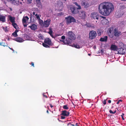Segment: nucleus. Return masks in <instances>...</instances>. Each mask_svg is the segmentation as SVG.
<instances>
[{"mask_svg":"<svg viewBox=\"0 0 126 126\" xmlns=\"http://www.w3.org/2000/svg\"><path fill=\"white\" fill-rule=\"evenodd\" d=\"M112 4L109 2H103L99 5L98 10L99 13L105 16L109 15L113 10Z\"/></svg>","mask_w":126,"mask_h":126,"instance_id":"f257e3e1","label":"nucleus"},{"mask_svg":"<svg viewBox=\"0 0 126 126\" xmlns=\"http://www.w3.org/2000/svg\"><path fill=\"white\" fill-rule=\"evenodd\" d=\"M66 23L68 25L72 22H75V19L71 16H69L68 17L65 18Z\"/></svg>","mask_w":126,"mask_h":126,"instance_id":"f03ea898","label":"nucleus"},{"mask_svg":"<svg viewBox=\"0 0 126 126\" xmlns=\"http://www.w3.org/2000/svg\"><path fill=\"white\" fill-rule=\"evenodd\" d=\"M97 35L96 31L93 30L91 31L89 33V38L90 39H93L95 38Z\"/></svg>","mask_w":126,"mask_h":126,"instance_id":"7ed1b4c3","label":"nucleus"},{"mask_svg":"<svg viewBox=\"0 0 126 126\" xmlns=\"http://www.w3.org/2000/svg\"><path fill=\"white\" fill-rule=\"evenodd\" d=\"M67 37H69L72 40H74L76 38L74 33L72 32L69 31L66 32Z\"/></svg>","mask_w":126,"mask_h":126,"instance_id":"20e7f679","label":"nucleus"},{"mask_svg":"<svg viewBox=\"0 0 126 126\" xmlns=\"http://www.w3.org/2000/svg\"><path fill=\"white\" fill-rule=\"evenodd\" d=\"M90 17L92 19H98L99 16L97 13L95 12L91 13L90 15Z\"/></svg>","mask_w":126,"mask_h":126,"instance_id":"39448f33","label":"nucleus"},{"mask_svg":"<svg viewBox=\"0 0 126 126\" xmlns=\"http://www.w3.org/2000/svg\"><path fill=\"white\" fill-rule=\"evenodd\" d=\"M124 13L123 10H118L115 13V16L117 18H119L123 16Z\"/></svg>","mask_w":126,"mask_h":126,"instance_id":"423d86ee","label":"nucleus"},{"mask_svg":"<svg viewBox=\"0 0 126 126\" xmlns=\"http://www.w3.org/2000/svg\"><path fill=\"white\" fill-rule=\"evenodd\" d=\"M60 41L63 42L65 44L69 45L72 42V39L67 37L65 40H60Z\"/></svg>","mask_w":126,"mask_h":126,"instance_id":"0eeeda50","label":"nucleus"},{"mask_svg":"<svg viewBox=\"0 0 126 126\" xmlns=\"http://www.w3.org/2000/svg\"><path fill=\"white\" fill-rule=\"evenodd\" d=\"M79 16L81 18H85L86 15L85 12L83 10H80L78 11V13Z\"/></svg>","mask_w":126,"mask_h":126,"instance_id":"6e6552de","label":"nucleus"},{"mask_svg":"<svg viewBox=\"0 0 126 126\" xmlns=\"http://www.w3.org/2000/svg\"><path fill=\"white\" fill-rule=\"evenodd\" d=\"M50 22L51 20L50 19H48L46 21H44L42 26L45 27H48L50 24Z\"/></svg>","mask_w":126,"mask_h":126,"instance_id":"1a4fd4ad","label":"nucleus"},{"mask_svg":"<svg viewBox=\"0 0 126 126\" xmlns=\"http://www.w3.org/2000/svg\"><path fill=\"white\" fill-rule=\"evenodd\" d=\"M113 33L114 35L116 37H118L121 35V32L117 28L114 29Z\"/></svg>","mask_w":126,"mask_h":126,"instance_id":"9d476101","label":"nucleus"},{"mask_svg":"<svg viewBox=\"0 0 126 126\" xmlns=\"http://www.w3.org/2000/svg\"><path fill=\"white\" fill-rule=\"evenodd\" d=\"M81 4L82 6H83L85 8H87L89 6V3L85 0L82 1L81 2Z\"/></svg>","mask_w":126,"mask_h":126,"instance_id":"9b49d317","label":"nucleus"},{"mask_svg":"<svg viewBox=\"0 0 126 126\" xmlns=\"http://www.w3.org/2000/svg\"><path fill=\"white\" fill-rule=\"evenodd\" d=\"M70 9L72 13L73 14H76L78 13V9H76V7H71Z\"/></svg>","mask_w":126,"mask_h":126,"instance_id":"f8f14e48","label":"nucleus"},{"mask_svg":"<svg viewBox=\"0 0 126 126\" xmlns=\"http://www.w3.org/2000/svg\"><path fill=\"white\" fill-rule=\"evenodd\" d=\"M125 49L123 48H120L117 49V51L119 54L123 55L125 53Z\"/></svg>","mask_w":126,"mask_h":126,"instance_id":"ddd939ff","label":"nucleus"},{"mask_svg":"<svg viewBox=\"0 0 126 126\" xmlns=\"http://www.w3.org/2000/svg\"><path fill=\"white\" fill-rule=\"evenodd\" d=\"M69 112L66 110H64L62 111L61 115L63 116L67 117L69 115Z\"/></svg>","mask_w":126,"mask_h":126,"instance_id":"4468645a","label":"nucleus"},{"mask_svg":"<svg viewBox=\"0 0 126 126\" xmlns=\"http://www.w3.org/2000/svg\"><path fill=\"white\" fill-rule=\"evenodd\" d=\"M44 42L47 44L51 46H52L53 44L50 40L49 38L45 39L44 40Z\"/></svg>","mask_w":126,"mask_h":126,"instance_id":"2eb2a0df","label":"nucleus"},{"mask_svg":"<svg viewBox=\"0 0 126 126\" xmlns=\"http://www.w3.org/2000/svg\"><path fill=\"white\" fill-rule=\"evenodd\" d=\"M5 16L3 15L0 14V21L2 22H5L6 21Z\"/></svg>","mask_w":126,"mask_h":126,"instance_id":"dca6fc26","label":"nucleus"},{"mask_svg":"<svg viewBox=\"0 0 126 126\" xmlns=\"http://www.w3.org/2000/svg\"><path fill=\"white\" fill-rule=\"evenodd\" d=\"M14 40L17 42L20 43L22 42L24 40L23 39L19 37L15 38Z\"/></svg>","mask_w":126,"mask_h":126,"instance_id":"f3484780","label":"nucleus"},{"mask_svg":"<svg viewBox=\"0 0 126 126\" xmlns=\"http://www.w3.org/2000/svg\"><path fill=\"white\" fill-rule=\"evenodd\" d=\"M31 29L34 30H35L37 28V26L34 24H32L31 26H29Z\"/></svg>","mask_w":126,"mask_h":126,"instance_id":"a211bd4d","label":"nucleus"},{"mask_svg":"<svg viewBox=\"0 0 126 126\" xmlns=\"http://www.w3.org/2000/svg\"><path fill=\"white\" fill-rule=\"evenodd\" d=\"M29 19V17L27 16H24L22 19V22L23 24L25 23L28 21Z\"/></svg>","mask_w":126,"mask_h":126,"instance_id":"6ab92c4d","label":"nucleus"},{"mask_svg":"<svg viewBox=\"0 0 126 126\" xmlns=\"http://www.w3.org/2000/svg\"><path fill=\"white\" fill-rule=\"evenodd\" d=\"M49 31L48 32V33L50 34V35L53 38H54L55 37L54 36H53L52 34L53 32L52 31V29L51 28H49Z\"/></svg>","mask_w":126,"mask_h":126,"instance_id":"aec40b11","label":"nucleus"},{"mask_svg":"<svg viewBox=\"0 0 126 126\" xmlns=\"http://www.w3.org/2000/svg\"><path fill=\"white\" fill-rule=\"evenodd\" d=\"M117 46L115 45H111L110 49L111 50L115 51L117 50Z\"/></svg>","mask_w":126,"mask_h":126,"instance_id":"412c9836","label":"nucleus"},{"mask_svg":"<svg viewBox=\"0 0 126 126\" xmlns=\"http://www.w3.org/2000/svg\"><path fill=\"white\" fill-rule=\"evenodd\" d=\"M108 37L107 36L104 37L103 38H101L99 40L101 42L106 41H107Z\"/></svg>","mask_w":126,"mask_h":126,"instance_id":"4be33fe9","label":"nucleus"},{"mask_svg":"<svg viewBox=\"0 0 126 126\" xmlns=\"http://www.w3.org/2000/svg\"><path fill=\"white\" fill-rule=\"evenodd\" d=\"M9 19L10 21L12 23V24L15 23V18L14 17L10 16L9 18Z\"/></svg>","mask_w":126,"mask_h":126,"instance_id":"5701e85b","label":"nucleus"},{"mask_svg":"<svg viewBox=\"0 0 126 126\" xmlns=\"http://www.w3.org/2000/svg\"><path fill=\"white\" fill-rule=\"evenodd\" d=\"M18 31L16 30L15 31L12 33V35L14 37H16L18 36V35L17 34V32H18Z\"/></svg>","mask_w":126,"mask_h":126,"instance_id":"b1692460","label":"nucleus"},{"mask_svg":"<svg viewBox=\"0 0 126 126\" xmlns=\"http://www.w3.org/2000/svg\"><path fill=\"white\" fill-rule=\"evenodd\" d=\"M78 7L77 8V9H81V7L80 5L78 4L77 2H75L74 3Z\"/></svg>","mask_w":126,"mask_h":126,"instance_id":"393cba45","label":"nucleus"},{"mask_svg":"<svg viewBox=\"0 0 126 126\" xmlns=\"http://www.w3.org/2000/svg\"><path fill=\"white\" fill-rule=\"evenodd\" d=\"M73 47H74L75 48H79L80 47V46L77 44H73L71 46Z\"/></svg>","mask_w":126,"mask_h":126,"instance_id":"a878e982","label":"nucleus"},{"mask_svg":"<svg viewBox=\"0 0 126 126\" xmlns=\"http://www.w3.org/2000/svg\"><path fill=\"white\" fill-rule=\"evenodd\" d=\"M12 25L16 29H17L18 28V27L16 24L15 23L12 24Z\"/></svg>","mask_w":126,"mask_h":126,"instance_id":"bb28decb","label":"nucleus"},{"mask_svg":"<svg viewBox=\"0 0 126 126\" xmlns=\"http://www.w3.org/2000/svg\"><path fill=\"white\" fill-rule=\"evenodd\" d=\"M125 8V6L124 5L121 6H120L119 9L118 10H123Z\"/></svg>","mask_w":126,"mask_h":126,"instance_id":"cd10ccee","label":"nucleus"},{"mask_svg":"<svg viewBox=\"0 0 126 126\" xmlns=\"http://www.w3.org/2000/svg\"><path fill=\"white\" fill-rule=\"evenodd\" d=\"M3 29L5 32H7L8 31V29L7 27L6 26L5 27H3Z\"/></svg>","mask_w":126,"mask_h":126,"instance_id":"c85d7f7f","label":"nucleus"},{"mask_svg":"<svg viewBox=\"0 0 126 126\" xmlns=\"http://www.w3.org/2000/svg\"><path fill=\"white\" fill-rule=\"evenodd\" d=\"M63 109L65 110H68L69 109V107H68V106L67 105L63 106Z\"/></svg>","mask_w":126,"mask_h":126,"instance_id":"c756f323","label":"nucleus"},{"mask_svg":"<svg viewBox=\"0 0 126 126\" xmlns=\"http://www.w3.org/2000/svg\"><path fill=\"white\" fill-rule=\"evenodd\" d=\"M43 45L44 47H46L48 48L49 47V46L45 43H43Z\"/></svg>","mask_w":126,"mask_h":126,"instance_id":"7c9ffc66","label":"nucleus"},{"mask_svg":"<svg viewBox=\"0 0 126 126\" xmlns=\"http://www.w3.org/2000/svg\"><path fill=\"white\" fill-rule=\"evenodd\" d=\"M0 45L2 46H3L4 47L6 46L5 45V43L3 42H0Z\"/></svg>","mask_w":126,"mask_h":126,"instance_id":"2f4dec72","label":"nucleus"},{"mask_svg":"<svg viewBox=\"0 0 126 126\" xmlns=\"http://www.w3.org/2000/svg\"><path fill=\"white\" fill-rule=\"evenodd\" d=\"M39 20V23L42 25H43V24L44 23L43 21L42 20H41L40 19V20Z\"/></svg>","mask_w":126,"mask_h":126,"instance_id":"473e14b6","label":"nucleus"},{"mask_svg":"<svg viewBox=\"0 0 126 126\" xmlns=\"http://www.w3.org/2000/svg\"><path fill=\"white\" fill-rule=\"evenodd\" d=\"M35 16H36V18L37 19H38V20H40V17L38 15H37V14H36L35 15Z\"/></svg>","mask_w":126,"mask_h":126,"instance_id":"72a5a7b5","label":"nucleus"},{"mask_svg":"<svg viewBox=\"0 0 126 126\" xmlns=\"http://www.w3.org/2000/svg\"><path fill=\"white\" fill-rule=\"evenodd\" d=\"M124 115V114L123 113L121 115V116L122 117V119L123 120H124V118L123 117V116Z\"/></svg>","mask_w":126,"mask_h":126,"instance_id":"f704fd0d","label":"nucleus"},{"mask_svg":"<svg viewBox=\"0 0 126 126\" xmlns=\"http://www.w3.org/2000/svg\"><path fill=\"white\" fill-rule=\"evenodd\" d=\"M61 38L62 39H64L65 38V37L64 36H63L61 37Z\"/></svg>","mask_w":126,"mask_h":126,"instance_id":"c9c22d12","label":"nucleus"},{"mask_svg":"<svg viewBox=\"0 0 126 126\" xmlns=\"http://www.w3.org/2000/svg\"><path fill=\"white\" fill-rule=\"evenodd\" d=\"M122 100H118V101L117 102V104H118L119 103V102H120L121 101V102H122Z\"/></svg>","mask_w":126,"mask_h":126,"instance_id":"e433bc0d","label":"nucleus"},{"mask_svg":"<svg viewBox=\"0 0 126 126\" xmlns=\"http://www.w3.org/2000/svg\"><path fill=\"white\" fill-rule=\"evenodd\" d=\"M97 33L99 35H100L101 34V32L100 31H98L97 32Z\"/></svg>","mask_w":126,"mask_h":126,"instance_id":"4c0bfd02","label":"nucleus"},{"mask_svg":"<svg viewBox=\"0 0 126 126\" xmlns=\"http://www.w3.org/2000/svg\"><path fill=\"white\" fill-rule=\"evenodd\" d=\"M124 35L125 36V37L126 39V31L124 32Z\"/></svg>","mask_w":126,"mask_h":126,"instance_id":"58836bf2","label":"nucleus"},{"mask_svg":"<svg viewBox=\"0 0 126 126\" xmlns=\"http://www.w3.org/2000/svg\"><path fill=\"white\" fill-rule=\"evenodd\" d=\"M65 116H61V118L62 119H64L65 118V117H64Z\"/></svg>","mask_w":126,"mask_h":126,"instance_id":"ea45409f","label":"nucleus"},{"mask_svg":"<svg viewBox=\"0 0 126 126\" xmlns=\"http://www.w3.org/2000/svg\"><path fill=\"white\" fill-rule=\"evenodd\" d=\"M103 104L104 105H105L106 104V101L105 100H104L103 101Z\"/></svg>","mask_w":126,"mask_h":126,"instance_id":"a19ab883","label":"nucleus"},{"mask_svg":"<svg viewBox=\"0 0 126 126\" xmlns=\"http://www.w3.org/2000/svg\"><path fill=\"white\" fill-rule=\"evenodd\" d=\"M109 112L113 114V112L111 110H110Z\"/></svg>","mask_w":126,"mask_h":126,"instance_id":"79ce46f5","label":"nucleus"},{"mask_svg":"<svg viewBox=\"0 0 126 126\" xmlns=\"http://www.w3.org/2000/svg\"><path fill=\"white\" fill-rule=\"evenodd\" d=\"M109 32L110 33V34L111 33V32H112V31L111 30V29H110L109 31Z\"/></svg>","mask_w":126,"mask_h":126,"instance_id":"37998d69","label":"nucleus"},{"mask_svg":"<svg viewBox=\"0 0 126 126\" xmlns=\"http://www.w3.org/2000/svg\"><path fill=\"white\" fill-rule=\"evenodd\" d=\"M9 48L11 49V50H12L13 51V52H14V50L12 48H10V47H9Z\"/></svg>","mask_w":126,"mask_h":126,"instance_id":"c03bdc74","label":"nucleus"},{"mask_svg":"<svg viewBox=\"0 0 126 126\" xmlns=\"http://www.w3.org/2000/svg\"><path fill=\"white\" fill-rule=\"evenodd\" d=\"M31 64L32 65V66L33 67H34V63L33 62H32V63H31Z\"/></svg>","mask_w":126,"mask_h":126,"instance_id":"a18cd8bd","label":"nucleus"},{"mask_svg":"<svg viewBox=\"0 0 126 126\" xmlns=\"http://www.w3.org/2000/svg\"><path fill=\"white\" fill-rule=\"evenodd\" d=\"M43 96L44 97H45L46 98H47V97L46 95H45L44 94H43Z\"/></svg>","mask_w":126,"mask_h":126,"instance_id":"49530a36","label":"nucleus"},{"mask_svg":"<svg viewBox=\"0 0 126 126\" xmlns=\"http://www.w3.org/2000/svg\"><path fill=\"white\" fill-rule=\"evenodd\" d=\"M111 102V101L110 100H109L108 101V102L109 103H110Z\"/></svg>","mask_w":126,"mask_h":126,"instance_id":"de8ad7c7","label":"nucleus"},{"mask_svg":"<svg viewBox=\"0 0 126 126\" xmlns=\"http://www.w3.org/2000/svg\"><path fill=\"white\" fill-rule=\"evenodd\" d=\"M32 0H27V1H29V2H31Z\"/></svg>","mask_w":126,"mask_h":126,"instance_id":"09e8293b","label":"nucleus"},{"mask_svg":"<svg viewBox=\"0 0 126 126\" xmlns=\"http://www.w3.org/2000/svg\"><path fill=\"white\" fill-rule=\"evenodd\" d=\"M50 107H51V108H52L53 107V106L51 104H50Z\"/></svg>","mask_w":126,"mask_h":126,"instance_id":"8fccbe9b","label":"nucleus"},{"mask_svg":"<svg viewBox=\"0 0 126 126\" xmlns=\"http://www.w3.org/2000/svg\"><path fill=\"white\" fill-rule=\"evenodd\" d=\"M100 51L101 53H103V50H101Z\"/></svg>","mask_w":126,"mask_h":126,"instance_id":"3c124183","label":"nucleus"},{"mask_svg":"<svg viewBox=\"0 0 126 126\" xmlns=\"http://www.w3.org/2000/svg\"><path fill=\"white\" fill-rule=\"evenodd\" d=\"M116 110H115L114 112H113V114H114L115 113H116Z\"/></svg>","mask_w":126,"mask_h":126,"instance_id":"603ef678","label":"nucleus"},{"mask_svg":"<svg viewBox=\"0 0 126 126\" xmlns=\"http://www.w3.org/2000/svg\"><path fill=\"white\" fill-rule=\"evenodd\" d=\"M90 27H91L93 28H94V26H90Z\"/></svg>","mask_w":126,"mask_h":126,"instance_id":"864d4df0","label":"nucleus"},{"mask_svg":"<svg viewBox=\"0 0 126 126\" xmlns=\"http://www.w3.org/2000/svg\"><path fill=\"white\" fill-rule=\"evenodd\" d=\"M33 14L34 15H35V12H33Z\"/></svg>","mask_w":126,"mask_h":126,"instance_id":"5fc2aeb1","label":"nucleus"},{"mask_svg":"<svg viewBox=\"0 0 126 126\" xmlns=\"http://www.w3.org/2000/svg\"><path fill=\"white\" fill-rule=\"evenodd\" d=\"M47 113H49V112H48V110H47Z\"/></svg>","mask_w":126,"mask_h":126,"instance_id":"6e6d98bb","label":"nucleus"},{"mask_svg":"<svg viewBox=\"0 0 126 126\" xmlns=\"http://www.w3.org/2000/svg\"><path fill=\"white\" fill-rule=\"evenodd\" d=\"M102 18H105V17H104V16H102V17H101Z\"/></svg>","mask_w":126,"mask_h":126,"instance_id":"4d7b16f0","label":"nucleus"},{"mask_svg":"<svg viewBox=\"0 0 126 126\" xmlns=\"http://www.w3.org/2000/svg\"><path fill=\"white\" fill-rule=\"evenodd\" d=\"M76 126H78V123H76Z\"/></svg>","mask_w":126,"mask_h":126,"instance_id":"13d9d810","label":"nucleus"},{"mask_svg":"<svg viewBox=\"0 0 126 126\" xmlns=\"http://www.w3.org/2000/svg\"><path fill=\"white\" fill-rule=\"evenodd\" d=\"M71 125L72 126H75L74 125H73V124H71Z\"/></svg>","mask_w":126,"mask_h":126,"instance_id":"bf43d9fd","label":"nucleus"},{"mask_svg":"<svg viewBox=\"0 0 126 126\" xmlns=\"http://www.w3.org/2000/svg\"><path fill=\"white\" fill-rule=\"evenodd\" d=\"M104 21H105L106 22H107V20H104Z\"/></svg>","mask_w":126,"mask_h":126,"instance_id":"052dcab7","label":"nucleus"},{"mask_svg":"<svg viewBox=\"0 0 126 126\" xmlns=\"http://www.w3.org/2000/svg\"><path fill=\"white\" fill-rule=\"evenodd\" d=\"M88 55H89L90 56V55H90V54H88Z\"/></svg>","mask_w":126,"mask_h":126,"instance_id":"680f3d73","label":"nucleus"},{"mask_svg":"<svg viewBox=\"0 0 126 126\" xmlns=\"http://www.w3.org/2000/svg\"><path fill=\"white\" fill-rule=\"evenodd\" d=\"M24 26L25 27H26V26H27V25H24Z\"/></svg>","mask_w":126,"mask_h":126,"instance_id":"e2e57ef3","label":"nucleus"},{"mask_svg":"<svg viewBox=\"0 0 126 126\" xmlns=\"http://www.w3.org/2000/svg\"><path fill=\"white\" fill-rule=\"evenodd\" d=\"M58 47H56V48H58Z\"/></svg>","mask_w":126,"mask_h":126,"instance_id":"0e129e2a","label":"nucleus"},{"mask_svg":"<svg viewBox=\"0 0 126 126\" xmlns=\"http://www.w3.org/2000/svg\"><path fill=\"white\" fill-rule=\"evenodd\" d=\"M113 108V107H112V108Z\"/></svg>","mask_w":126,"mask_h":126,"instance_id":"69168bd1","label":"nucleus"},{"mask_svg":"<svg viewBox=\"0 0 126 126\" xmlns=\"http://www.w3.org/2000/svg\"><path fill=\"white\" fill-rule=\"evenodd\" d=\"M113 108V107H112V108Z\"/></svg>","mask_w":126,"mask_h":126,"instance_id":"338daca9","label":"nucleus"},{"mask_svg":"<svg viewBox=\"0 0 126 126\" xmlns=\"http://www.w3.org/2000/svg\"><path fill=\"white\" fill-rule=\"evenodd\" d=\"M113 108V107H112V108Z\"/></svg>","mask_w":126,"mask_h":126,"instance_id":"774afa93","label":"nucleus"}]
</instances>
